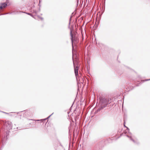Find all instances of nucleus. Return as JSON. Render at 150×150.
<instances>
[{
    "label": "nucleus",
    "instance_id": "obj_8",
    "mask_svg": "<svg viewBox=\"0 0 150 150\" xmlns=\"http://www.w3.org/2000/svg\"><path fill=\"white\" fill-rule=\"evenodd\" d=\"M53 114V113L52 114H51V115H50L47 118H46V119H42V120H37V121H42L43 120H46L47 119H48V118H49Z\"/></svg>",
    "mask_w": 150,
    "mask_h": 150
},
{
    "label": "nucleus",
    "instance_id": "obj_11",
    "mask_svg": "<svg viewBox=\"0 0 150 150\" xmlns=\"http://www.w3.org/2000/svg\"><path fill=\"white\" fill-rule=\"evenodd\" d=\"M124 126L125 127H126L127 128V130H129V129L127 127H126L125 125H124Z\"/></svg>",
    "mask_w": 150,
    "mask_h": 150
},
{
    "label": "nucleus",
    "instance_id": "obj_3",
    "mask_svg": "<svg viewBox=\"0 0 150 150\" xmlns=\"http://www.w3.org/2000/svg\"><path fill=\"white\" fill-rule=\"evenodd\" d=\"M6 129L8 130H10L12 128V123L10 121H8L6 123Z\"/></svg>",
    "mask_w": 150,
    "mask_h": 150
},
{
    "label": "nucleus",
    "instance_id": "obj_7",
    "mask_svg": "<svg viewBox=\"0 0 150 150\" xmlns=\"http://www.w3.org/2000/svg\"><path fill=\"white\" fill-rule=\"evenodd\" d=\"M104 108V106H103L101 105V107H100L99 108H98V109L97 110V111L98 112L100 110H102V109H103Z\"/></svg>",
    "mask_w": 150,
    "mask_h": 150
},
{
    "label": "nucleus",
    "instance_id": "obj_5",
    "mask_svg": "<svg viewBox=\"0 0 150 150\" xmlns=\"http://www.w3.org/2000/svg\"><path fill=\"white\" fill-rule=\"evenodd\" d=\"M70 35L71 36V41L72 42V43H73V42L74 41H76V38H75L74 36H73V35L72 33V31L71 30L70 31Z\"/></svg>",
    "mask_w": 150,
    "mask_h": 150
},
{
    "label": "nucleus",
    "instance_id": "obj_10",
    "mask_svg": "<svg viewBox=\"0 0 150 150\" xmlns=\"http://www.w3.org/2000/svg\"><path fill=\"white\" fill-rule=\"evenodd\" d=\"M19 12L17 11L16 12H13V13L14 14H17ZM20 12H21L20 11Z\"/></svg>",
    "mask_w": 150,
    "mask_h": 150
},
{
    "label": "nucleus",
    "instance_id": "obj_6",
    "mask_svg": "<svg viewBox=\"0 0 150 150\" xmlns=\"http://www.w3.org/2000/svg\"><path fill=\"white\" fill-rule=\"evenodd\" d=\"M131 133L130 132L129 133V135H127V136L130 138V139L131 140H132V141H133V142L134 143H136V142L132 138V137L131 136Z\"/></svg>",
    "mask_w": 150,
    "mask_h": 150
},
{
    "label": "nucleus",
    "instance_id": "obj_4",
    "mask_svg": "<svg viewBox=\"0 0 150 150\" xmlns=\"http://www.w3.org/2000/svg\"><path fill=\"white\" fill-rule=\"evenodd\" d=\"M7 6L6 3H1L0 4V9H2L6 7Z\"/></svg>",
    "mask_w": 150,
    "mask_h": 150
},
{
    "label": "nucleus",
    "instance_id": "obj_1",
    "mask_svg": "<svg viewBox=\"0 0 150 150\" xmlns=\"http://www.w3.org/2000/svg\"><path fill=\"white\" fill-rule=\"evenodd\" d=\"M108 99L106 98H102L100 100V103L101 104V105L104 106L105 108L108 104Z\"/></svg>",
    "mask_w": 150,
    "mask_h": 150
},
{
    "label": "nucleus",
    "instance_id": "obj_13",
    "mask_svg": "<svg viewBox=\"0 0 150 150\" xmlns=\"http://www.w3.org/2000/svg\"><path fill=\"white\" fill-rule=\"evenodd\" d=\"M40 19L42 20H43V18L42 17H40Z\"/></svg>",
    "mask_w": 150,
    "mask_h": 150
},
{
    "label": "nucleus",
    "instance_id": "obj_12",
    "mask_svg": "<svg viewBox=\"0 0 150 150\" xmlns=\"http://www.w3.org/2000/svg\"><path fill=\"white\" fill-rule=\"evenodd\" d=\"M3 112L5 114H8V113H7V112Z\"/></svg>",
    "mask_w": 150,
    "mask_h": 150
},
{
    "label": "nucleus",
    "instance_id": "obj_14",
    "mask_svg": "<svg viewBox=\"0 0 150 150\" xmlns=\"http://www.w3.org/2000/svg\"><path fill=\"white\" fill-rule=\"evenodd\" d=\"M149 80H150V79L146 80V81H149Z\"/></svg>",
    "mask_w": 150,
    "mask_h": 150
},
{
    "label": "nucleus",
    "instance_id": "obj_9",
    "mask_svg": "<svg viewBox=\"0 0 150 150\" xmlns=\"http://www.w3.org/2000/svg\"><path fill=\"white\" fill-rule=\"evenodd\" d=\"M23 13H26V14H27L28 15H30L31 16H32V14H31L30 13H25V12H23Z\"/></svg>",
    "mask_w": 150,
    "mask_h": 150
},
{
    "label": "nucleus",
    "instance_id": "obj_15",
    "mask_svg": "<svg viewBox=\"0 0 150 150\" xmlns=\"http://www.w3.org/2000/svg\"><path fill=\"white\" fill-rule=\"evenodd\" d=\"M72 51H73V45H72Z\"/></svg>",
    "mask_w": 150,
    "mask_h": 150
},
{
    "label": "nucleus",
    "instance_id": "obj_2",
    "mask_svg": "<svg viewBox=\"0 0 150 150\" xmlns=\"http://www.w3.org/2000/svg\"><path fill=\"white\" fill-rule=\"evenodd\" d=\"M74 55H73V56H72V59L73 60V64L74 67V73L75 75V76H77L78 75V71L79 69V68L78 66L75 67L74 66V59L73 58H74Z\"/></svg>",
    "mask_w": 150,
    "mask_h": 150
}]
</instances>
